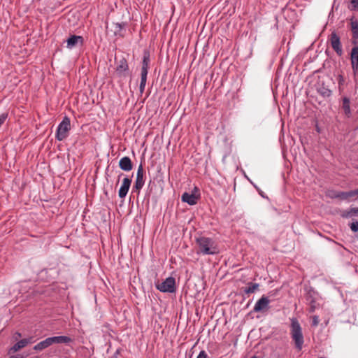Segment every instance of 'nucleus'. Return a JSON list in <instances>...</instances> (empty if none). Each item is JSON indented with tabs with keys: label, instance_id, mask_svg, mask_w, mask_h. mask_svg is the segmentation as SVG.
Masks as SVG:
<instances>
[{
	"label": "nucleus",
	"instance_id": "obj_1",
	"mask_svg": "<svg viewBox=\"0 0 358 358\" xmlns=\"http://www.w3.org/2000/svg\"><path fill=\"white\" fill-rule=\"evenodd\" d=\"M198 252L204 255H215L219 252L216 242L211 238L201 236L196 239Z\"/></svg>",
	"mask_w": 358,
	"mask_h": 358
},
{
	"label": "nucleus",
	"instance_id": "obj_2",
	"mask_svg": "<svg viewBox=\"0 0 358 358\" xmlns=\"http://www.w3.org/2000/svg\"><path fill=\"white\" fill-rule=\"evenodd\" d=\"M290 328V335L292 341H294L295 348L300 351L303 348L304 338L302 332V328L297 319H291Z\"/></svg>",
	"mask_w": 358,
	"mask_h": 358
},
{
	"label": "nucleus",
	"instance_id": "obj_3",
	"mask_svg": "<svg viewBox=\"0 0 358 358\" xmlns=\"http://www.w3.org/2000/svg\"><path fill=\"white\" fill-rule=\"evenodd\" d=\"M70 129V119L65 116L57 127L55 136L56 138L59 141L64 140L68 136V134Z\"/></svg>",
	"mask_w": 358,
	"mask_h": 358
},
{
	"label": "nucleus",
	"instance_id": "obj_4",
	"mask_svg": "<svg viewBox=\"0 0 358 358\" xmlns=\"http://www.w3.org/2000/svg\"><path fill=\"white\" fill-rule=\"evenodd\" d=\"M156 287L160 292L173 293L176 291L175 278L169 277L162 282L157 284Z\"/></svg>",
	"mask_w": 358,
	"mask_h": 358
},
{
	"label": "nucleus",
	"instance_id": "obj_5",
	"mask_svg": "<svg viewBox=\"0 0 358 358\" xmlns=\"http://www.w3.org/2000/svg\"><path fill=\"white\" fill-rule=\"evenodd\" d=\"M200 194L199 189L194 187L192 193L185 192L182 194L181 199L183 202L187 203L189 205H195L199 200Z\"/></svg>",
	"mask_w": 358,
	"mask_h": 358
},
{
	"label": "nucleus",
	"instance_id": "obj_6",
	"mask_svg": "<svg viewBox=\"0 0 358 358\" xmlns=\"http://www.w3.org/2000/svg\"><path fill=\"white\" fill-rule=\"evenodd\" d=\"M144 183H145L144 169H143L142 164H141L138 166V168L137 170L136 178V181H135V183H134V185L133 187L134 190H136L139 192L140 190L141 189V188L143 187Z\"/></svg>",
	"mask_w": 358,
	"mask_h": 358
},
{
	"label": "nucleus",
	"instance_id": "obj_7",
	"mask_svg": "<svg viewBox=\"0 0 358 358\" xmlns=\"http://www.w3.org/2000/svg\"><path fill=\"white\" fill-rule=\"evenodd\" d=\"M116 75L120 78H126L129 74V66L125 59H120L116 66Z\"/></svg>",
	"mask_w": 358,
	"mask_h": 358
},
{
	"label": "nucleus",
	"instance_id": "obj_8",
	"mask_svg": "<svg viewBox=\"0 0 358 358\" xmlns=\"http://www.w3.org/2000/svg\"><path fill=\"white\" fill-rule=\"evenodd\" d=\"M270 300L267 296H262L255 303L253 311L255 313L264 312L269 308Z\"/></svg>",
	"mask_w": 358,
	"mask_h": 358
},
{
	"label": "nucleus",
	"instance_id": "obj_9",
	"mask_svg": "<svg viewBox=\"0 0 358 358\" xmlns=\"http://www.w3.org/2000/svg\"><path fill=\"white\" fill-rule=\"evenodd\" d=\"M330 43L334 50L338 55L341 56L343 54V50L339 36L336 32H332L330 35Z\"/></svg>",
	"mask_w": 358,
	"mask_h": 358
},
{
	"label": "nucleus",
	"instance_id": "obj_10",
	"mask_svg": "<svg viewBox=\"0 0 358 358\" xmlns=\"http://www.w3.org/2000/svg\"><path fill=\"white\" fill-rule=\"evenodd\" d=\"M66 47L69 49H72L78 45H83V38L80 36L72 35L66 40Z\"/></svg>",
	"mask_w": 358,
	"mask_h": 358
},
{
	"label": "nucleus",
	"instance_id": "obj_11",
	"mask_svg": "<svg viewBox=\"0 0 358 358\" xmlns=\"http://www.w3.org/2000/svg\"><path fill=\"white\" fill-rule=\"evenodd\" d=\"M131 179L129 178H124L122 181V184L119 189L118 196L120 198H124L128 193L129 187L131 186Z\"/></svg>",
	"mask_w": 358,
	"mask_h": 358
},
{
	"label": "nucleus",
	"instance_id": "obj_12",
	"mask_svg": "<svg viewBox=\"0 0 358 358\" xmlns=\"http://www.w3.org/2000/svg\"><path fill=\"white\" fill-rule=\"evenodd\" d=\"M150 52L145 51L143 53L141 75H147L150 67Z\"/></svg>",
	"mask_w": 358,
	"mask_h": 358
},
{
	"label": "nucleus",
	"instance_id": "obj_13",
	"mask_svg": "<svg viewBox=\"0 0 358 358\" xmlns=\"http://www.w3.org/2000/svg\"><path fill=\"white\" fill-rule=\"evenodd\" d=\"M315 292L313 291L310 290L306 296V300L309 303V312L313 313L315 310L318 308L319 304L316 302L314 295Z\"/></svg>",
	"mask_w": 358,
	"mask_h": 358
},
{
	"label": "nucleus",
	"instance_id": "obj_14",
	"mask_svg": "<svg viewBox=\"0 0 358 358\" xmlns=\"http://www.w3.org/2000/svg\"><path fill=\"white\" fill-rule=\"evenodd\" d=\"M49 339H50L51 344H69L71 342H73V339L71 337L66 336H52L49 337Z\"/></svg>",
	"mask_w": 358,
	"mask_h": 358
},
{
	"label": "nucleus",
	"instance_id": "obj_15",
	"mask_svg": "<svg viewBox=\"0 0 358 358\" xmlns=\"http://www.w3.org/2000/svg\"><path fill=\"white\" fill-rule=\"evenodd\" d=\"M120 168L124 171H130L133 169V164L129 157H123L119 162Z\"/></svg>",
	"mask_w": 358,
	"mask_h": 358
},
{
	"label": "nucleus",
	"instance_id": "obj_16",
	"mask_svg": "<svg viewBox=\"0 0 358 358\" xmlns=\"http://www.w3.org/2000/svg\"><path fill=\"white\" fill-rule=\"evenodd\" d=\"M317 92L324 98L329 97L331 95V91L325 86L324 83H318Z\"/></svg>",
	"mask_w": 358,
	"mask_h": 358
},
{
	"label": "nucleus",
	"instance_id": "obj_17",
	"mask_svg": "<svg viewBox=\"0 0 358 358\" xmlns=\"http://www.w3.org/2000/svg\"><path fill=\"white\" fill-rule=\"evenodd\" d=\"M345 115L347 117H350L352 115L351 109H350V99L348 97H343V103L341 106Z\"/></svg>",
	"mask_w": 358,
	"mask_h": 358
},
{
	"label": "nucleus",
	"instance_id": "obj_18",
	"mask_svg": "<svg viewBox=\"0 0 358 358\" xmlns=\"http://www.w3.org/2000/svg\"><path fill=\"white\" fill-rule=\"evenodd\" d=\"M50 345H52V344L50 342V339H49V337H48V338H45V340L37 343L36 345H34L33 349L35 351H42L45 349L48 348Z\"/></svg>",
	"mask_w": 358,
	"mask_h": 358
},
{
	"label": "nucleus",
	"instance_id": "obj_19",
	"mask_svg": "<svg viewBox=\"0 0 358 358\" xmlns=\"http://www.w3.org/2000/svg\"><path fill=\"white\" fill-rule=\"evenodd\" d=\"M355 199H356V196L355 195L353 190L348 191V192L341 191L340 200L350 201L355 200Z\"/></svg>",
	"mask_w": 358,
	"mask_h": 358
},
{
	"label": "nucleus",
	"instance_id": "obj_20",
	"mask_svg": "<svg viewBox=\"0 0 358 358\" xmlns=\"http://www.w3.org/2000/svg\"><path fill=\"white\" fill-rule=\"evenodd\" d=\"M113 27H114V34H115V36H124V34L122 33V30L126 27V23L125 22L114 23L113 24Z\"/></svg>",
	"mask_w": 358,
	"mask_h": 358
},
{
	"label": "nucleus",
	"instance_id": "obj_21",
	"mask_svg": "<svg viewBox=\"0 0 358 358\" xmlns=\"http://www.w3.org/2000/svg\"><path fill=\"white\" fill-rule=\"evenodd\" d=\"M27 345V342L24 341V339L20 340L17 343H16L9 350V352H15L20 349L23 348Z\"/></svg>",
	"mask_w": 358,
	"mask_h": 358
},
{
	"label": "nucleus",
	"instance_id": "obj_22",
	"mask_svg": "<svg viewBox=\"0 0 358 358\" xmlns=\"http://www.w3.org/2000/svg\"><path fill=\"white\" fill-rule=\"evenodd\" d=\"M248 285V286L244 289V292L248 294L255 292L259 286L258 283L252 282H249Z\"/></svg>",
	"mask_w": 358,
	"mask_h": 358
},
{
	"label": "nucleus",
	"instance_id": "obj_23",
	"mask_svg": "<svg viewBox=\"0 0 358 358\" xmlns=\"http://www.w3.org/2000/svg\"><path fill=\"white\" fill-rule=\"evenodd\" d=\"M147 75H141V82L139 85V92L142 94L144 92L145 87L146 85Z\"/></svg>",
	"mask_w": 358,
	"mask_h": 358
},
{
	"label": "nucleus",
	"instance_id": "obj_24",
	"mask_svg": "<svg viewBox=\"0 0 358 358\" xmlns=\"http://www.w3.org/2000/svg\"><path fill=\"white\" fill-rule=\"evenodd\" d=\"M340 193H341V191L330 189L327 192L326 195L331 199H340Z\"/></svg>",
	"mask_w": 358,
	"mask_h": 358
},
{
	"label": "nucleus",
	"instance_id": "obj_25",
	"mask_svg": "<svg viewBox=\"0 0 358 358\" xmlns=\"http://www.w3.org/2000/svg\"><path fill=\"white\" fill-rule=\"evenodd\" d=\"M351 61H358V46H355L352 48L351 51Z\"/></svg>",
	"mask_w": 358,
	"mask_h": 358
},
{
	"label": "nucleus",
	"instance_id": "obj_26",
	"mask_svg": "<svg viewBox=\"0 0 358 358\" xmlns=\"http://www.w3.org/2000/svg\"><path fill=\"white\" fill-rule=\"evenodd\" d=\"M341 216L343 218H350V217H354L353 215H352V213L351 208H350L348 210H343L341 213Z\"/></svg>",
	"mask_w": 358,
	"mask_h": 358
},
{
	"label": "nucleus",
	"instance_id": "obj_27",
	"mask_svg": "<svg viewBox=\"0 0 358 358\" xmlns=\"http://www.w3.org/2000/svg\"><path fill=\"white\" fill-rule=\"evenodd\" d=\"M352 25V31L353 34V36L355 38L358 36V23L356 22H352L351 23Z\"/></svg>",
	"mask_w": 358,
	"mask_h": 358
},
{
	"label": "nucleus",
	"instance_id": "obj_28",
	"mask_svg": "<svg viewBox=\"0 0 358 358\" xmlns=\"http://www.w3.org/2000/svg\"><path fill=\"white\" fill-rule=\"evenodd\" d=\"M349 226H350V229H351L353 232H357V231H358V220L355 221V222H352V223H350V224H349Z\"/></svg>",
	"mask_w": 358,
	"mask_h": 358
},
{
	"label": "nucleus",
	"instance_id": "obj_29",
	"mask_svg": "<svg viewBox=\"0 0 358 358\" xmlns=\"http://www.w3.org/2000/svg\"><path fill=\"white\" fill-rule=\"evenodd\" d=\"M338 83L339 90L341 91L342 90L341 87L345 83V78H344V77L342 75H338Z\"/></svg>",
	"mask_w": 358,
	"mask_h": 358
},
{
	"label": "nucleus",
	"instance_id": "obj_30",
	"mask_svg": "<svg viewBox=\"0 0 358 358\" xmlns=\"http://www.w3.org/2000/svg\"><path fill=\"white\" fill-rule=\"evenodd\" d=\"M352 69L355 74L358 71V61H351Z\"/></svg>",
	"mask_w": 358,
	"mask_h": 358
},
{
	"label": "nucleus",
	"instance_id": "obj_31",
	"mask_svg": "<svg viewBox=\"0 0 358 358\" xmlns=\"http://www.w3.org/2000/svg\"><path fill=\"white\" fill-rule=\"evenodd\" d=\"M320 320L319 317L317 315H313L312 317V326L317 327L319 324Z\"/></svg>",
	"mask_w": 358,
	"mask_h": 358
},
{
	"label": "nucleus",
	"instance_id": "obj_32",
	"mask_svg": "<svg viewBox=\"0 0 358 358\" xmlns=\"http://www.w3.org/2000/svg\"><path fill=\"white\" fill-rule=\"evenodd\" d=\"M8 115L6 113H3L0 115V127L4 123Z\"/></svg>",
	"mask_w": 358,
	"mask_h": 358
},
{
	"label": "nucleus",
	"instance_id": "obj_33",
	"mask_svg": "<svg viewBox=\"0 0 358 358\" xmlns=\"http://www.w3.org/2000/svg\"><path fill=\"white\" fill-rule=\"evenodd\" d=\"M196 358H208V355L204 350H202L199 352Z\"/></svg>",
	"mask_w": 358,
	"mask_h": 358
},
{
	"label": "nucleus",
	"instance_id": "obj_34",
	"mask_svg": "<svg viewBox=\"0 0 358 358\" xmlns=\"http://www.w3.org/2000/svg\"><path fill=\"white\" fill-rule=\"evenodd\" d=\"M351 210L354 217L358 216V208H351Z\"/></svg>",
	"mask_w": 358,
	"mask_h": 358
},
{
	"label": "nucleus",
	"instance_id": "obj_35",
	"mask_svg": "<svg viewBox=\"0 0 358 358\" xmlns=\"http://www.w3.org/2000/svg\"><path fill=\"white\" fill-rule=\"evenodd\" d=\"M351 3L355 8H358V0H351Z\"/></svg>",
	"mask_w": 358,
	"mask_h": 358
},
{
	"label": "nucleus",
	"instance_id": "obj_36",
	"mask_svg": "<svg viewBox=\"0 0 358 358\" xmlns=\"http://www.w3.org/2000/svg\"><path fill=\"white\" fill-rule=\"evenodd\" d=\"M24 341L27 342V344L33 343L34 342V337H29L28 338H24Z\"/></svg>",
	"mask_w": 358,
	"mask_h": 358
},
{
	"label": "nucleus",
	"instance_id": "obj_37",
	"mask_svg": "<svg viewBox=\"0 0 358 358\" xmlns=\"http://www.w3.org/2000/svg\"><path fill=\"white\" fill-rule=\"evenodd\" d=\"M22 336L20 332H16L13 337L15 340H17L19 338H20Z\"/></svg>",
	"mask_w": 358,
	"mask_h": 358
},
{
	"label": "nucleus",
	"instance_id": "obj_38",
	"mask_svg": "<svg viewBox=\"0 0 358 358\" xmlns=\"http://www.w3.org/2000/svg\"><path fill=\"white\" fill-rule=\"evenodd\" d=\"M354 191V193H355V195L356 196V199L358 197V188L353 190Z\"/></svg>",
	"mask_w": 358,
	"mask_h": 358
},
{
	"label": "nucleus",
	"instance_id": "obj_39",
	"mask_svg": "<svg viewBox=\"0 0 358 358\" xmlns=\"http://www.w3.org/2000/svg\"><path fill=\"white\" fill-rule=\"evenodd\" d=\"M9 358H22V357H20V355H15V356H12Z\"/></svg>",
	"mask_w": 358,
	"mask_h": 358
},
{
	"label": "nucleus",
	"instance_id": "obj_40",
	"mask_svg": "<svg viewBox=\"0 0 358 358\" xmlns=\"http://www.w3.org/2000/svg\"><path fill=\"white\" fill-rule=\"evenodd\" d=\"M121 176H122V173H120V175L118 176V178H120Z\"/></svg>",
	"mask_w": 358,
	"mask_h": 358
},
{
	"label": "nucleus",
	"instance_id": "obj_41",
	"mask_svg": "<svg viewBox=\"0 0 358 358\" xmlns=\"http://www.w3.org/2000/svg\"><path fill=\"white\" fill-rule=\"evenodd\" d=\"M121 176H122V173H120V175L118 176V178H120Z\"/></svg>",
	"mask_w": 358,
	"mask_h": 358
},
{
	"label": "nucleus",
	"instance_id": "obj_42",
	"mask_svg": "<svg viewBox=\"0 0 358 358\" xmlns=\"http://www.w3.org/2000/svg\"><path fill=\"white\" fill-rule=\"evenodd\" d=\"M121 176H122V173H120V175L118 176V178H120Z\"/></svg>",
	"mask_w": 358,
	"mask_h": 358
},
{
	"label": "nucleus",
	"instance_id": "obj_43",
	"mask_svg": "<svg viewBox=\"0 0 358 358\" xmlns=\"http://www.w3.org/2000/svg\"><path fill=\"white\" fill-rule=\"evenodd\" d=\"M251 358H257L256 356H253Z\"/></svg>",
	"mask_w": 358,
	"mask_h": 358
}]
</instances>
